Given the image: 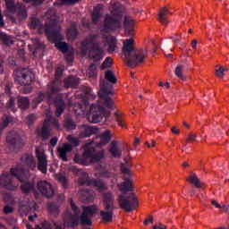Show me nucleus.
<instances>
[{
  "label": "nucleus",
  "mask_w": 229,
  "mask_h": 229,
  "mask_svg": "<svg viewBox=\"0 0 229 229\" xmlns=\"http://www.w3.org/2000/svg\"><path fill=\"white\" fill-rule=\"evenodd\" d=\"M196 140V134H189V136L186 139L187 142H194Z\"/></svg>",
  "instance_id": "55"
},
{
  "label": "nucleus",
  "mask_w": 229,
  "mask_h": 229,
  "mask_svg": "<svg viewBox=\"0 0 229 229\" xmlns=\"http://www.w3.org/2000/svg\"><path fill=\"white\" fill-rule=\"evenodd\" d=\"M106 80L109 81L110 83H117V79L115 78V74L114 72L108 70L106 72Z\"/></svg>",
  "instance_id": "38"
},
{
  "label": "nucleus",
  "mask_w": 229,
  "mask_h": 229,
  "mask_svg": "<svg viewBox=\"0 0 229 229\" xmlns=\"http://www.w3.org/2000/svg\"><path fill=\"white\" fill-rule=\"evenodd\" d=\"M167 227H165V225H162V224H157L156 225L153 226V229H166Z\"/></svg>",
  "instance_id": "61"
},
{
  "label": "nucleus",
  "mask_w": 229,
  "mask_h": 229,
  "mask_svg": "<svg viewBox=\"0 0 229 229\" xmlns=\"http://www.w3.org/2000/svg\"><path fill=\"white\" fill-rule=\"evenodd\" d=\"M118 203L121 208H123L127 212H131V210H135V208L139 207V200L137 199L135 193H131L128 197L120 195L118 198Z\"/></svg>",
  "instance_id": "12"
},
{
  "label": "nucleus",
  "mask_w": 229,
  "mask_h": 229,
  "mask_svg": "<svg viewBox=\"0 0 229 229\" xmlns=\"http://www.w3.org/2000/svg\"><path fill=\"white\" fill-rule=\"evenodd\" d=\"M70 171L75 174H81V177L79 178V183H81V185H92L93 187H96L99 192L106 191V185L105 183L98 180H89V174L78 169L76 166H72Z\"/></svg>",
  "instance_id": "9"
},
{
  "label": "nucleus",
  "mask_w": 229,
  "mask_h": 229,
  "mask_svg": "<svg viewBox=\"0 0 229 229\" xmlns=\"http://www.w3.org/2000/svg\"><path fill=\"white\" fill-rule=\"evenodd\" d=\"M87 74L89 76V78H94L97 74V68L96 64H91L89 69L87 70Z\"/></svg>",
  "instance_id": "41"
},
{
  "label": "nucleus",
  "mask_w": 229,
  "mask_h": 229,
  "mask_svg": "<svg viewBox=\"0 0 229 229\" xmlns=\"http://www.w3.org/2000/svg\"><path fill=\"white\" fill-rule=\"evenodd\" d=\"M35 119H37V116H35V114H30L27 117V123L28 124H33V121H35Z\"/></svg>",
  "instance_id": "52"
},
{
  "label": "nucleus",
  "mask_w": 229,
  "mask_h": 229,
  "mask_svg": "<svg viewBox=\"0 0 229 229\" xmlns=\"http://www.w3.org/2000/svg\"><path fill=\"white\" fill-rule=\"evenodd\" d=\"M38 189L43 196H46V198H53V196H55L53 186L46 181L39 182L38 183Z\"/></svg>",
  "instance_id": "17"
},
{
  "label": "nucleus",
  "mask_w": 229,
  "mask_h": 229,
  "mask_svg": "<svg viewBox=\"0 0 229 229\" xmlns=\"http://www.w3.org/2000/svg\"><path fill=\"white\" fill-rule=\"evenodd\" d=\"M168 15H171V12L167 8L163 7L158 13V21L161 24H167L169 22Z\"/></svg>",
  "instance_id": "22"
},
{
  "label": "nucleus",
  "mask_w": 229,
  "mask_h": 229,
  "mask_svg": "<svg viewBox=\"0 0 229 229\" xmlns=\"http://www.w3.org/2000/svg\"><path fill=\"white\" fill-rule=\"evenodd\" d=\"M46 36L50 42H55V47H57L59 51H61L62 53H67L69 49L67 43L59 41L64 39V36L60 34V23H58L55 27L52 32H50L49 30L46 29Z\"/></svg>",
  "instance_id": "10"
},
{
  "label": "nucleus",
  "mask_w": 229,
  "mask_h": 229,
  "mask_svg": "<svg viewBox=\"0 0 229 229\" xmlns=\"http://www.w3.org/2000/svg\"><path fill=\"white\" fill-rule=\"evenodd\" d=\"M105 158V150L96 152L94 150L86 149L84 153L80 156L78 154L74 157V163L81 165H89L94 162H99Z\"/></svg>",
  "instance_id": "7"
},
{
  "label": "nucleus",
  "mask_w": 229,
  "mask_h": 229,
  "mask_svg": "<svg viewBox=\"0 0 229 229\" xmlns=\"http://www.w3.org/2000/svg\"><path fill=\"white\" fill-rule=\"evenodd\" d=\"M121 171H122V173H123V174H130V170L128 168H126V166H124V165H122Z\"/></svg>",
  "instance_id": "60"
},
{
  "label": "nucleus",
  "mask_w": 229,
  "mask_h": 229,
  "mask_svg": "<svg viewBox=\"0 0 229 229\" xmlns=\"http://www.w3.org/2000/svg\"><path fill=\"white\" fill-rule=\"evenodd\" d=\"M89 51V56L94 62L103 60L105 48L101 47V43L98 40V36L90 35L86 38L81 43V54L83 56Z\"/></svg>",
  "instance_id": "6"
},
{
  "label": "nucleus",
  "mask_w": 229,
  "mask_h": 229,
  "mask_svg": "<svg viewBox=\"0 0 229 229\" xmlns=\"http://www.w3.org/2000/svg\"><path fill=\"white\" fill-rule=\"evenodd\" d=\"M87 105H89V102L87 100H83L82 105H75L69 106L70 110H73L77 115H85V111L87 110Z\"/></svg>",
  "instance_id": "21"
},
{
  "label": "nucleus",
  "mask_w": 229,
  "mask_h": 229,
  "mask_svg": "<svg viewBox=\"0 0 229 229\" xmlns=\"http://www.w3.org/2000/svg\"><path fill=\"white\" fill-rule=\"evenodd\" d=\"M225 72H228V68L216 66L215 74L217 78H223L225 76Z\"/></svg>",
  "instance_id": "39"
},
{
  "label": "nucleus",
  "mask_w": 229,
  "mask_h": 229,
  "mask_svg": "<svg viewBox=\"0 0 229 229\" xmlns=\"http://www.w3.org/2000/svg\"><path fill=\"white\" fill-rule=\"evenodd\" d=\"M70 204L73 215L71 212L65 213L64 217V225L66 226H76L77 225L90 226L92 225V217L98 210V205L82 206V214L80 216V208L76 207L72 199H70Z\"/></svg>",
  "instance_id": "3"
},
{
  "label": "nucleus",
  "mask_w": 229,
  "mask_h": 229,
  "mask_svg": "<svg viewBox=\"0 0 229 229\" xmlns=\"http://www.w3.org/2000/svg\"><path fill=\"white\" fill-rule=\"evenodd\" d=\"M4 214H12L13 212V208L12 207L6 206L4 208Z\"/></svg>",
  "instance_id": "57"
},
{
  "label": "nucleus",
  "mask_w": 229,
  "mask_h": 229,
  "mask_svg": "<svg viewBox=\"0 0 229 229\" xmlns=\"http://www.w3.org/2000/svg\"><path fill=\"white\" fill-rule=\"evenodd\" d=\"M81 199L83 203H89L94 199L93 191H81L79 192Z\"/></svg>",
  "instance_id": "23"
},
{
  "label": "nucleus",
  "mask_w": 229,
  "mask_h": 229,
  "mask_svg": "<svg viewBox=\"0 0 229 229\" xmlns=\"http://www.w3.org/2000/svg\"><path fill=\"white\" fill-rule=\"evenodd\" d=\"M25 3H32L34 5L42 4L44 3V0H23Z\"/></svg>",
  "instance_id": "51"
},
{
  "label": "nucleus",
  "mask_w": 229,
  "mask_h": 229,
  "mask_svg": "<svg viewBox=\"0 0 229 229\" xmlns=\"http://www.w3.org/2000/svg\"><path fill=\"white\" fill-rule=\"evenodd\" d=\"M97 171H98V174L99 176H102V178H110V173L108 170H106V168L100 166L97 169Z\"/></svg>",
  "instance_id": "40"
},
{
  "label": "nucleus",
  "mask_w": 229,
  "mask_h": 229,
  "mask_svg": "<svg viewBox=\"0 0 229 229\" xmlns=\"http://www.w3.org/2000/svg\"><path fill=\"white\" fill-rule=\"evenodd\" d=\"M18 81L23 86L20 90H22L23 94H30L31 92V83H33V75L30 74V72H26L18 77Z\"/></svg>",
  "instance_id": "14"
},
{
  "label": "nucleus",
  "mask_w": 229,
  "mask_h": 229,
  "mask_svg": "<svg viewBox=\"0 0 229 229\" xmlns=\"http://www.w3.org/2000/svg\"><path fill=\"white\" fill-rule=\"evenodd\" d=\"M1 187L7 189V191H15L17 189V186L12 182V175L6 174H4L0 178V189Z\"/></svg>",
  "instance_id": "18"
},
{
  "label": "nucleus",
  "mask_w": 229,
  "mask_h": 229,
  "mask_svg": "<svg viewBox=\"0 0 229 229\" xmlns=\"http://www.w3.org/2000/svg\"><path fill=\"white\" fill-rule=\"evenodd\" d=\"M114 117L118 126H121V128H126V118L123 111H116L114 113Z\"/></svg>",
  "instance_id": "26"
},
{
  "label": "nucleus",
  "mask_w": 229,
  "mask_h": 229,
  "mask_svg": "<svg viewBox=\"0 0 229 229\" xmlns=\"http://www.w3.org/2000/svg\"><path fill=\"white\" fill-rule=\"evenodd\" d=\"M114 87L102 81L98 91L100 99L98 104L91 105L89 113L86 114L89 123H99L103 117H110V112L105 108L111 109L114 106V101L110 98V96H114Z\"/></svg>",
  "instance_id": "1"
},
{
  "label": "nucleus",
  "mask_w": 229,
  "mask_h": 229,
  "mask_svg": "<svg viewBox=\"0 0 229 229\" xmlns=\"http://www.w3.org/2000/svg\"><path fill=\"white\" fill-rule=\"evenodd\" d=\"M211 205H214V207H216V208H221V206L219 205V203L216 200H213L211 202Z\"/></svg>",
  "instance_id": "64"
},
{
  "label": "nucleus",
  "mask_w": 229,
  "mask_h": 229,
  "mask_svg": "<svg viewBox=\"0 0 229 229\" xmlns=\"http://www.w3.org/2000/svg\"><path fill=\"white\" fill-rule=\"evenodd\" d=\"M26 167H29V169H35V167H37V162L35 161L33 155H23L21 157V164L18 165L16 168L11 169V174L15 176L19 182L22 183L21 186V191L28 194V192L33 191L35 185L28 182V179L30 178V171H28Z\"/></svg>",
  "instance_id": "4"
},
{
  "label": "nucleus",
  "mask_w": 229,
  "mask_h": 229,
  "mask_svg": "<svg viewBox=\"0 0 229 229\" xmlns=\"http://www.w3.org/2000/svg\"><path fill=\"white\" fill-rule=\"evenodd\" d=\"M143 223L145 226H148V225H149L150 223H153V216H149L148 218L145 219Z\"/></svg>",
  "instance_id": "59"
},
{
  "label": "nucleus",
  "mask_w": 229,
  "mask_h": 229,
  "mask_svg": "<svg viewBox=\"0 0 229 229\" xmlns=\"http://www.w3.org/2000/svg\"><path fill=\"white\" fill-rule=\"evenodd\" d=\"M146 146H148V148H155V146H157V141H155V140H151L150 142L147 141Z\"/></svg>",
  "instance_id": "56"
},
{
  "label": "nucleus",
  "mask_w": 229,
  "mask_h": 229,
  "mask_svg": "<svg viewBox=\"0 0 229 229\" xmlns=\"http://www.w3.org/2000/svg\"><path fill=\"white\" fill-rule=\"evenodd\" d=\"M191 47H192L193 49H197V47H198V40L193 39V40L191 41Z\"/></svg>",
  "instance_id": "63"
},
{
  "label": "nucleus",
  "mask_w": 229,
  "mask_h": 229,
  "mask_svg": "<svg viewBox=\"0 0 229 229\" xmlns=\"http://www.w3.org/2000/svg\"><path fill=\"white\" fill-rule=\"evenodd\" d=\"M81 137H90V135H94V133H98V128L83 125L81 129Z\"/></svg>",
  "instance_id": "24"
},
{
  "label": "nucleus",
  "mask_w": 229,
  "mask_h": 229,
  "mask_svg": "<svg viewBox=\"0 0 229 229\" xmlns=\"http://www.w3.org/2000/svg\"><path fill=\"white\" fill-rule=\"evenodd\" d=\"M79 83L80 78L70 76L64 81V87H66V89H69V87H78Z\"/></svg>",
  "instance_id": "28"
},
{
  "label": "nucleus",
  "mask_w": 229,
  "mask_h": 229,
  "mask_svg": "<svg viewBox=\"0 0 229 229\" xmlns=\"http://www.w3.org/2000/svg\"><path fill=\"white\" fill-rule=\"evenodd\" d=\"M0 44L10 46L11 44H13V38L4 32H0Z\"/></svg>",
  "instance_id": "29"
},
{
  "label": "nucleus",
  "mask_w": 229,
  "mask_h": 229,
  "mask_svg": "<svg viewBox=\"0 0 229 229\" xmlns=\"http://www.w3.org/2000/svg\"><path fill=\"white\" fill-rule=\"evenodd\" d=\"M51 125L58 128V121H56V119L55 118H49L47 120H45L41 131L38 130V134L40 137H43V139H47V137H49V129H47V127Z\"/></svg>",
  "instance_id": "16"
},
{
  "label": "nucleus",
  "mask_w": 229,
  "mask_h": 229,
  "mask_svg": "<svg viewBox=\"0 0 229 229\" xmlns=\"http://www.w3.org/2000/svg\"><path fill=\"white\" fill-rule=\"evenodd\" d=\"M123 44V56L129 67H135L140 64H144V60L148 56V50L142 48L135 50V41L133 38L124 39Z\"/></svg>",
  "instance_id": "5"
},
{
  "label": "nucleus",
  "mask_w": 229,
  "mask_h": 229,
  "mask_svg": "<svg viewBox=\"0 0 229 229\" xmlns=\"http://www.w3.org/2000/svg\"><path fill=\"white\" fill-rule=\"evenodd\" d=\"M102 15H103V5L98 4L96 7H94L93 13H92V21L94 24H98Z\"/></svg>",
  "instance_id": "25"
},
{
  "label": "nucleus",
  "mask_w": 229,
  "mask_h": 229,
  "mask_svg": "<svg viewBox=\"0 0 229 229\" xmlns=\"http://www.w3.org/2000/svg\"><path fill=\"white\" fill-rule=\"evenodd\" d=\"M44 98H46V96L42 93H40L38 98L36 99H34V103H42Z\"/></svg>",
  "instance_id": "54"
},
{
  "label": "nucleus",
  "mask_w": 229,
  "mask_h": 229,
  "mask_svg": "<svg viewBox=\"0 0 229 229\" xmlns=\"http://www.w3.org/2000/svg\"><path fill=\"white\" fill-rule=\"evenodd\" d=\"M50 16V24H46L45 26L40 23V21L37 18H31L30 22V28L31 30H38L39 33H46V30H48L50 33L54 30L55 27L58 24V20H56V14L50 11L47 13V17Z\"/></svg>",
  "instance_id": "8"
},
{
  "label": "nucleus",
  "mask_w": 229,
  "mask_h": 229,
  "mask_svg": "<svg viewBox=\"0 0 229 229\" xmlns=\"http://www.w3.org/2000/svg\"><path fill=\"white\" fill-rule=\"evenodd\" d=\"M183 67L182 66H177L175 69V75L180 78V80H183Z\"/></svg>",
  "instance_id": "46"
},
{
  "label": "nucleus",
  "mask_w": 229,
  "mask_h": 229,
  "mask_svg": "<svg viewBox=\"0 0 229 229\" xmlns=\"http://www.w3.org/2000/svg\"><path fill=\"white\" fill-rule=\"evenodd\" d=\"M7 106L8 108H11L12 110H13V108H15V99L11 98L7 103Z\"/></svg>",
  "instance_id": "50"
},
{
  "label": "nucleus",
  "mask_w": 229,
  "mask_h": 229,
  "mask_svg": "<svg viewBox=\"0 0 229 229\" xmlns=\"http://www.w3.org/2000/svg\"><path fill=\"white\" fill-rule=\"evenodd\" d=\"M105 210L100 211V217L105 223H110L114 217V196L106 193L103 197Z\"/></svg>",
  "instance_id": "11"
},
{
  "label": "nucleus",
  "mask_w": 229,
  "mask_h": 229,
  "mask_svg": "<svg viewBox=\"0 0 229 229\" xmlns=\"http://www.w3.org/2000/svg\"><path fill=\"white\" fill-rule=\"evenodd\" d=\"M18 104L21 110H26V108L30 106V99H28L26 97H20L18 99Z\"/></svg>",
  "instance_id": "35"
},
{
  "label": "nucleus",
  "mask_w": 229,
  "mask_h": 229,
  "mask_svg": "<svg viewBox=\"0 0 229 229\" xmlns=\"http://www.w3.org/2000/svg\"><path fill=\"white\" fill-rule=\"evenodd\" d=\"M58 182L63 183L64 187L67 186V177L64 174H60L56 176Z\"/></svg>",
  "instance_id": "42"
},
{
  "label": "nucleus",
  "mask_w": 229,
  "mask_h": 229,
  "mask_svg": "<svg viewBox=\"0 0 229 229\" xmlns=\"http://www.w3.org/2000/svg\"><path fill=\"white\" fill-rule=\"evenodd\" d=\"M62 72H64V67L62 66L57 67L55 71V78H60V76H62Z\"/></svg>",
  "instance_id": "53"
},
{
  "label": "nucleus",
  "mask_w": 229,
  "mask_h": 229,
  "mask_svg": "<svg viewBox=\"0 0 229 229\" xmlns=\"http://www.w3.org/2000/svg\"><path fill=\"white\" fill-rule=\"evenodd\" d=\"M36 157L38 158V169L44 174L47 173V156L42 148L36 149Z\"/></svg>",
  "instance_id": "15"
},
{
  "label": "nucleus",
  "mask_w": 229,
  "mask_h": 229,
  "mask_svg": "<svg viewBox=\"0 0 229 229\" xmlns=\"http://www.w3.org/2000/svg\"><path fill=\"white\" fill-rule=\"evenodd\" d=\"M85 98H88V99H90V98H93V94H92V89H90V88H86L85 91Z\"/></svg>",
  "instance_id": "49"
},
{
  "label": "nucleus",
  "mask_w": 229,
  "mask_h": 229,
  "mask_svg": "<svg viewBox=\"0 0 229 229\" xmlns=\"http://www.w3.org/2000/svg\"><path fill=\"white\" fill-rule=\"evenodd\" d=\"M55 105H56V114L57 117H60L62 115V113L64 112V108H65V103H64V100L62 98H59L55 100Z\"/></svg>",
  "instance_id": "33"
},
{
  "label": "nucleus",
  "mask_w": 229,
  "mask_h": 229,
  "mask_svg": "<svg viewBox=\"0 0 229 229\" xmlns=\"http://www.w3.org/2000/svg\"><path fill=\"white\" fill-rule=\"evenodd\" d=\"M118 187L122 192H128V191H131V181L125 179L123 182L118 184Z\"/></svg>",
  "instance_id": "31"
},
{
  "label": "nucleus",
  "mask_w": 229,
  "mask_h": 229,
  "mask_svg": "<svg viewBox=\"0 0 229 229\" xmlns=\"http://www.w3.org/2000/svg\"><path fill=\"white\" fill-rule=\"evenodd\" d=\"M5 7L8 13H17L20 19H26L28 13H26V7L21 4H15V0H4Z\"/></svg>",
  "instance_id": "13"
},
{
  "label": "nucleus",
  "mask_w": 229,
  "mask_h": 229,
  "mask_svg": "<svg viewBox=\"0 0 229 229\" xmlns=\"http://www.w3.org/2000/svg\"><path fill=\"white\" fill-rule=\"evenodd\" d=\"M171 38L174 44L180 42V36L178 34H175L174 36L171 37Z\"/></svg>",
  "instance_id": "58"
},
{
  "label": "nucleus",
  "mask_w": 229,
  "mask_h": 229,
  "mask_svg": "<svg viewBox=\"0 0 229 229\" xmlns=\"http://www.w3.org/2000/svg\"><path fill=\"white\" fill-rule=\"evenodd\" d=\"M108 67H112V58H110V57H107L104 61V63L102 64V66H101L102 69H106Z\"/></svg>",
  "instance_id": "47"
},
{
  "label": "nucleus",
  "mask_w": 229,
  "mask_h": 229,
  "mask_svg": "<svg viewBox=\"0 0 229 229\" xmlns=\"http://www.w3.org/2000/svg\"><path fill=\"white\" fill-rule=\"evenodd\" d=\"M111 14H106L104 24L100 30L101 35L107 42V51L112 54L117 49V39L108 35L111 31H115L123 26V6L118 4H111L109 7Z\"/></svg>",
  "instance_id": "2"
},
{
  "label": "nucleus",
  "mask_w": 229,
  "mask_h": 229,
  "mask_svg": "<svg viewBox=\"0 0 229 229\" xmlns=\"http://www.w3.org/2000/svg\"><path fill=\"white\" fill-rule=\"evenodd\" d=\"M67 140H69V142L72 144V146H74L75 148L77 146H80V140H78V138H74L73 136H68Z\"/></svg>",
  "instance_id": "45"
},
{
  "label": "nucleus",
  "mask_w": 229,
  "mask_h": 229,
  "mask_svg": "<svg viewBox=\"0 0 229 229\" xmlns=\"http://www.w3.org/2000/svg\"><path fill=\"white\" fill-rule=\"evenodd\" d=\"M80 0H58L54 4H74V3H78Z\"/></svg>",
  "instance_id": "44"
},
{
  "label": "nucleus",
  "mask_w": 229,
  "mask_h": 229,
  "mask_svg": "<svg viewBox=\"0 0 229 229\" xmlns=\"http://www.w3.org/2000/svg\"><path fill=\"white\" fill-rule=\"evenodd\" d=\"M111 139H112V134H110V131H106L100 136V142L98 143V146H105V144H108Z\"/></svg>",
  "instance_id": "30"
},
{
  "label": "nucleus",
  "mask_w": 229,
  "mask_h": 229,
  "mask_svg": "<svg viewBox=\"0 0 229 229\" xmlns=\"http://www.w3.org/2000/svg\"><path fill=\"white\" fill-rule=\"evenodd\" d=\"M49 94H47V99L53 96V94H56L58 90H60V87L58 86V82H53L52 84L48 85Z\"/></svg>",
  "instance_id": "34"
},
{
  "label": "nucleus",
  "mask_w": 229,
  "mask_h": 229,
  "mask_svg": "<svg viewBox=\"0 0 229 229\" xmlns=\"http://www.w3.org/2000/svg\"><path fill=\"white\" fill-rule=\"evenodd\" d=\"M188 182L194 185V187H197V189H201V187H203V183H201V181H199V178H198V175L194 173L190 174Z\"/></svg>",
  "instance_id": "27"
},
{
  "label": "nucleus",
  "mask_w": 229,
  "mask_h": 229,
  "mask_svg": "<svg viewBox=\"0 0 229 229\" xmlns=\"http://www.w3.org/2000/svg\"><path fill=\"white\" fill-rule=\"evenodd\" d=\"M109 153L111 157H114V158H119L123 155V150L119 148V142L114 140L111 142L109 147Z\"/></svg>",
  "instance_id": "20"
},
{
  "label": "nucleus",
  "mask_w": 229,
  "mask_h": 229,
  "mask_svg": "<svg viewBox=\"0 0 229 229\" xmlns=\"http://www.w3.org/2000/svg\"><path fill=\"white\" fill-rule=\"evenodd\" d=\"M57 142H58V139H56V138H53V139L50 140V144H51V146H53V147L56 146Z\"/></svg>",
  "instance_id": "62"
},
{
  "label": "nucleus",
  "mask_w": 229,
  "mask_h": 229,
  "mask_svg": "<svg viewBox=\"0 0 229 229\" xmlns=\"http://www.w3.org/2000/svg\"><path fill=\"white\" fill-rule=\"evenodd\" d=\"M6 141L9 144H14L15 146H19V144H21V139L19 138V136H14L13 137V133L9 134L6 138Z\"/></svg>",
  "instance_id": "36"
},
{
  "label": "nucleus",
  "mask_w": 229,
  "mask_h": 229,
  "mask_svg": "<svg viewBox=\"0 0 229 229\" xmlns=\"http://www.w3.org/2000/svg\"><path fill=\"white\" fill-rule=\"evenodd\" d=\"M2 128H6L9 123H12V118L10 116H4V118H2Z\"/></svg>",
  "instance_id": "48"
},
{
  "label": "nucleus",
  "mask_w": 229,
  "mask_h": 229,
  "mask_svg": "<svg viewBox=\"0 0 229 229\" xmlns=\"http://www.w3.org/2000/svg\"><path fill=\"white\" fill-rule=\"evenodd\" d=\"M72 145L69 143H64L63 146L57 148L58 157L64 162H67L68 160L67 155H69V153H72Z\"/></svg>",
  "instance_id": "19"
},
{
  "label": "nucleus",
  "mask_w": 229,
  "mask_h": 229,
  "mask_svg": "<svg viewBox=\"0 0 229 229\" xmlns=\"http://www.w3.org/2000/svg\"><path fill=\"white\" fill-rule=\"evenodd\" d=\"M67 37L70 40H73L75 37H78V30H76V25H72L67 30Z\"/></svg>",
  "instance_id": "37"
},
{
  "label": "nucleus",
  "mask_w": 229,
  "mask_h": 229,
  "mask_svg": "<svg viewBox=\"0 0 229 229\" xmlns=\"http://www.w3.org/2000/svg\"><path fill=\"white\" fill-rule=\"evenodd\" d=\"M64 124L67 130H74L76 128V123L71 119L65 120Z\"/></svg>",
  "instance_id": "43"
},
{
  "label": "nucleus",
  "mask_w": 229,
  "mask_h": 229,
  "mask_svg": "<svg viewBox=\"0 0 229 229\" xmlns=\"http://www.w3.org/2000/svg\"><path fill=\"white\" fill-rule=\"evenodd\" d=\"M135 26V21L131 17L126 16L124 18V27L126 31H133V27Z\"/></svg>",
  "instance_id": "32"
}]
</instances>
